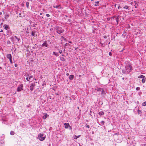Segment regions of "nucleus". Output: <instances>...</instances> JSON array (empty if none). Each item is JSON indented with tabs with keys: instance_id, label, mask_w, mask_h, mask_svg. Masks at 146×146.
Returning <instances> with one entry per match:
<instances>
[{
	"instance_id": "nucleus-27",
	"label": "nucleus",
	"mask_w": 146,
	"mask_h": 146,
	"mask_svg": "<svg viewBox=\"0 0 146 146\" xmlns=\"http://www.w3.org/2000/svg\"><path fill=\"white\" fill-rule=\"evenodd\" d=\"M7 44H11V42L9 40L7 41Z\"/></svg>"
},
{
	"instance_id": "nucleus-3",
	"label": "nucleus",
	"mask_w": 146,
	"mask_h": 146,
	"mask_svg": "<svg viewBox=\"0 0 146 146\" xmlns=\"http://www.w3.org/2000/svg\"><path fill=\"white\" fill-rule=\"evenodd\" d=\"M56 32L60 34L64 32V30L61 27H57L56 29Z\"/></svg>"
},
{
	"instance_id": "nucleus-5",
	"label": "nucleus",
	"mask_w": 146,
	"mask_h": 146,
	"mask_svg": "<svg viewBox=\"0 0 146 146\" xmlns=\"http://www.w3.org/2000/svg\"><path fill=\"white\" fill-rule=\"evenodd\" d=\"M45 138V136H44L43 133H40L38 135V138L41 141H42L44 140Z\"/></svg>"
},
{
	"instance_id": "nucleus-13",
	"label": "nucleus",
	"mask_w": 146,
	"mask_h": 146,
	"mask_svg": "<svg viewBox=\"0 0 146 146\" xmlns=\"http://www.w3.org/2000/svg\"><path fill=\"white\" fill-rule=\"evenodd\" d=\"M12 33L11 31L7 30V35H10L12 34Z\"/></svg>"
},
{
	"instance_id": "nucleus-6",
	"label": "nucleus",
	"mask_w": 146,
	"mask_h": 146,
	"mask_svg": "<svg viewBox=\"0 0 146 146\" xmlns=\"http://www.w3.org/2000/svg\"><path fill=\"white\" fill-rule=\"evenodd\" d=\"M23 86L22 84H21L19 86H18L17 89V92H20L21 90H23Z\"/></svg>"
},
{
	"instance_id": "nucleus-24",
	"label": "nucleus",
	"mask_w": 146,
	"mask_h": 146,
	"mask_svg": "<svg viewBox=\"0 0 146 146\" xmlns=\"http://www.w3.org/2000/svg\"><path fill=\"white\" fill-rule=\"evenodd\" d=\"M14 37L17 40L18 42L20 40L19 38H18L16 36H15Z\"/></svg>"
},
{
	"instance_id": "nucleus-53",
	"label": "nucleus",
	"mask_w": 146,
	"mask_h": 146,
	"mask_svg": "<svg viewBox=\"0 0 146 146\" xmlns=\"http://www.w3.org/2000/svg\"><path fill=\"white\" fill-rule=\"evenodd\" d=\"M68 42H69V43H72V42L71 41H68Z\"/></svg>"
},
{
	"instance_id": "nucleus-62",
	"label": "nucleus",
	"mask_w": 146,
	"mask_h": 146,
	"mask_svg": "<svg viewBox=\"0 0 146 146\" xmlns=\"http://www.w3.org/2000/svg\"><path fill=\"white\" fill-rule=\"evenodd\" d=\"M144 146H146V144H145V145H144Z\"/></svg>"
},
{
	"instance_id": "nucleus-30",
	"label": "nucleus",
	"mask_w": 146,
	"mask_h": 146,
	"mask_svg": "<svg viewBox=\"0 0 146 146\" xmlns=\"http://www.w3.org/2000/svg\"><path fill=\"white\" fill-rule=\"evenodd\" d=\"M138 114H139L140 113H142L141 111L140 110H138Z\"/></svg>"
},
{
	"instance_id": "nucleus-40",
	"label": "nucleus",
	"mask_w": 146,
	"mask_h": 146,
	"mask_svg": "<svg viewBox=\"0 0 146 146\" xmlns=\"http://www.w3.org/2000/svg\"><path fill=\"white\" fill-rule=\"evenodd\" d=\"M9 61H10V62L11 64H12L13 63V62H12V59H9Z\"/></svg>"
},
{
	"instance_id": "nucleus-29",
	"label": "nucleus",
	"mask_w": 146,
	"mask_h": 146,
	"mask_svg": "<svg viewBox=\"0 0 146 146\" xmlns=\"http://www.w3.org/2000/svg\"><path fill=\"white\" fill-rule=\"evenodd\" d=\"M60 59L61 60L63 61H64L65 60V59L63 57H62Z\"/></svg>"
},
{
	"instance_id": "nucleus-11",
	"label": "nucleus",
	"mask_w": 146,
	"mask_h": 146,
	"mask_svg": "<svg viewBox=\"0 0 146 146\" xmlns=\"http://www.w3.org/2000/svg\"><path fill=\"white\" fill-rule=\"evenodd\" d=\"M3 27L4 29L6 30H7L10 29L9 26L7 25H4Z\"/></svg>"
},
{
	"instance_id": "nucleus-18",
	"label": "nucleus",
	"mask_w": 146,
	"mask_h": 146,
	"mask_svg": "<svg viewBox=\"0 0 146 146\" xmlns=\"http://www.w3.org/2000/svg\"><path fill=\"white\" fill-rule=\"evenodd\" d=\"M98 114H99V115H103L104 114V112H103V111H101L99 112V113H98Z\"/></svg>"
},
{
	"instance_id": "nucleus-34",
	"label": "nucleus",
	"mask_w": 146,
	"mask_h": 146,
	"mask_svg": "<svg viewBox=\"0 0 146 146\" xmlns=\"http://www.w3.org/2000/svg\"><path fill=\"white\" fill-rule=\"evenodd\" d=\"M140 89V88L139 87H138L136 88V90H139Z\"/></svg>"
},
{
	"instance_id": "nucleus-19",
	"label": "nucleus",
	"mask_w": 146,
	"mask_h": 146,
	"mask_svg": "<svg viewBox=\"0 0 146 146\" xmlns=\"http://www.w3.org/2000/svg\"><path fill=\"white\" fill-rule=\"evenodd\" d=\"M99 2H100L99 1L95 2V4H94V5L95 6H99V5L98 4Z\"/></svg>"
},
{
	"instance_id": "nucleus-54",
	"label": "nucleus",
	"mask_w": 146,
	"mask_h": 146,
	"mask_svg": "<svg viewBox=\"0 0 146 146\" xmlns=\"http://www.w3.org/2000/svg\"><path fill=\"white\" fill-rule=\"evenodd\" d=\"M3 32V30H2V29H1V31H0V32Z\"/></svg>"
},
{
	"instance_id": "nucleus-59",
	"label": "nucleus",
	"mask_w": 146,
	"mask_h": 146,
	"mask_svg": "<svg viewBox=\"0 0 146 146\" xmlns=\"http://www.w3.org/2000/svg\"><path fill=\"white\" fill-rule=\"evenodd\" d=\"M135 8H137V6H135Z\"/></svg>"
},
{
	"instance_id": "nucleus-56",
	"label": "nucleus",
	"mask_w": 146,
	"mask_h": 146,
	"mask_svg": "<svg viewBox=\"0 0 146 146\" xmlns=\"http://www.w3.org/2000/svg\"><path fill=\"white\" fill-rule=\"evenodd\" d=\"M2 14V12H0V15H1Z\"/></svg>"
},
{
	"instance_id": "nucleus-44",
	"label": "nucleus",
	"mask_w": 146,
	"mask_h": 146,
	"mask_svg": "<svg viewBox=\"0 0 146 146\" xmlns=\"http://www.w3.org/2000/svg\"><path fill=\"white\" fill-rule=\"evenodd\" d=\"M69 129L70 130H71L72 129V127L70 125V126H69Z\"/></svg>"
},
{
	"instance_id": "nucleus-17",
	"label": "nucleus",
	"mask_w": 146,
	"mask_h": 146,
	"mask_svg": "<svg viewBox=\"0 0 146 146\" xmlns=\"http://www.w3.org/2000/svg\"><path fill=\"white\" fill-rule=\"evenodd\" d=\"M48 116H49V115H47V113H45V115L43 116V119H45Z\"/></svg>"
},
{
	"instance_id": "nucleus-39",
	"label": "nucleus",
	"mask_w": 146,
	"mask_h": 146,
	"mask_svg": "<svg viewBox=\"0 0 146 146\" xmlns=\"http://www.w3.org/2000/svg\"><path fill=\"white\" fill-rule=\"evenodd\" d=\"M102 94H105V91H104V90H102V93H101Z\"/></svg>"
},
{
	"instance_id": "nucleus-42",
	"label": "nucleus",
	"mask_w": 146,
	"mask_h": 146,
	"mask_svg": "<svg viewBox=\"0 0 146 146\" xmlns=\"http://www.w3.org/2000/svg\"><path fill=\"white\" fill-rule=\"evenodd\" d=\"M109 54L110 56H112V53L111 52H109Z\"/></svg>"
},
{
	"instance_id": "nucleus-63",
	"label": "nucleus",
	"mask_w": 146,
	"mask_h": 146,
	"mask_svg": "<svg viewBox=\"0 0 146 146\" xmlns=\"http://www.w3.org/2000/svg\"><path fill=\"white\" fill-rule=\"evenodd\" d=\"M40 15H42V13H40Z\"/></svg>"
},
{
	"instance_id": "nucleus-61",
	"label": "nucleus",
	"mask_w": 146,
	"mask_h": 146,
	"mask_svg": "<svg viewBox=\"0 0 146 146\" xmlns=\"http://www.w3.org/2000/svg\"><path fill=\"white\" fill-rule=\"evenodd\" d=\"M27 76H29V74H28Z\"/></svg>"
},
{
	"instance_id": "nucleus-49",
	"label": "nucleus",
	"mask_w": 146,
	"mask_h": 146,
	"mask_svg": "<svg viewBox=\"0 0 146 146\" xmlns=\"http://www.w3.org/2000/svg\"><path fill=\"white\" fill-rule=\"evenodd\" d=\"M31 105L30 104L28 105L27 106V107H29Z\"/></svg>"
},
{
	"instance_id": "nucleus-47",
	"label": "nucleus",
	"mask_w": 146,
	"mask_h": 146,
	"mask_svg": "<svg viewBox=\"0 0 146 146\" xmlns=\"http://www.w3.org/2000/svg\"><path fill=\"white\" fill-rule=\"evenodd\" d=\"M29 78H28V77H27V78H26V80H27V81H29Z\"/></svg>"
},
{
	"instance_id": "nucleus-26",
	"label": "nucleus",
	"mask_w": 146,
	"mask_h": 146,
	"mask_svg": "<svg viewBox=\"0 0 146 146\" xmlns=\"http://www.w3.org/2000/svg\"><path fill=\"white\" fill-rule=\"evenodd\" d=\"M144 76H143V75H140V76H139L138 77V78H142L143 77H144Z\"/></svg>"
},
{
	"instance_id": "nucleus-25",
	"label": "nucleus",
	"mask_w": 146,
	"mask_h": 146,
	"mask_svg": "<svg viewBox=\"0 0 146 146\" xmlns=\"http://www.w3.org/2000/svg\"><path fill=\"white\" fill-rule=\"evenodd\" d=\"M10 134L12 135H13L15 134V133L13 131H11L10 132Z\"/></svg>"
},
{
	"instance_id": "nucleus-41",
	"label": "nucleus",
	"mask_w": 146,
	"mask_h": 146,
	"mask_svg": "<svg viewBox=\"0 0 146 146\" xmlns=\"http://www.w3.org/2000/svg\"><path fill=\"white\" fill-rule=\"evenodd\" d=\"M124 9H127L128 8V7L127 6H125L124 7Z\"/></svg>"
},
{
	"instance_id": "nucleus-23",
	"label": "nucleus",
	"mask_w": 146,
	"mask_h": 146,
	"mask_svg": "<svg viewBox=\"0 0 146 146\" xmlns=\"http://www.w3.org/2000/svg\"><path fill=\"white\" fill-rule=\"evenodd\" d=\"M35 32L34 31H32L31 33V35L33 36H35Z\"/></svg>"
},
{
	"instance_id": "nucleus-16",
	"label": "nucleus",
	"mask_w": 146,
	"mask_h": 146,
	"mask_svg": "<svg viewBox=\"0 0 146 146\" xmlns=\"http://www.w3.org/2000/svg\"><path fill=\"white\" fill-rule=\"evenodd\" d=\"M141 79H142V83H144L145 82V77L144 76V77H143Z\"/></svg>"
},
{
	"instance_id": "nucleus-48",
	"label": "nucleus",
	"mask_w": 146,
	"mask_h": 146,
	"mask_svg": "<svg viewBox=\"0 0 146 146\" xmlns=\"http://www.w3.org/2000/svg\"><path fill=\"white\" fill-rule=\"evenodd\" d=\"M146 105V104H145V102H144L143 104V105L144 106H145V105Z\"/></svg>"
},
{
	"instance_id": "nucleus-38",
	"label": "nucleus",
	"mask_w": 146,
	"mask_h": 146,
	"mask_svg": "<svg viewBox=\"0 0 146 146\" xmlns=\"http://www.w3.org/2000/svg\"><path fill=\"white\" fill-rule=\"evenodd\" d=\"M59 7V5H57V6H53L54 7V8H58Z\"/></svg>"
},
{
	"instance_id": "nucleus-51",
	"label": "nucleus",
	"mask_w": 146,
	"mask_h": 146,
	"mask_svg": "<svg viewBox=\"0 0 146 146\" xmlns=\"http://www.w3.org/2000/svg\"><path fill=\"white\" fill-rule=\"evenodd\" d=\"M6 64H7V63H4L3 64V65L5 66H6Z\"/></svg>"
},
{
	"instance_id": "nucleus-4",
	"label": "nucleus",
	"mask_w": 146,
	"mask_h": 146,
	"mask_svg": "<svg viewBox=\"0 0 146 146\" xmlns=\"http://www.w3.org/2000/svg\"><path fill=\"white\" fill-rule=\"evenodd\" d=\"M115 140L117 143H120L122 141V136L120 135H117L115 138Z\"/></svg>"
},
{
	"instance_id": "nucleus-57",
	"label": "nucleus",
	"mask_w": 146,
	"mask_h": 146,
	"mask_svg": "<svg viewBox=\"0 0 146 146\" xmlns=\"http://www.w3.org/2000/svg\"><path fill=\"white\" fill-rule=\"evenodd\" d=\"M124 79H125V78H124V77H123V78H122V79L123 80H124Z\"/></svg>"
},
{
	"instance_id": "nucleus-15",
	"label": "nucleus",
	"mask_w": 146,
	"mask_h": 146,
	"mask_svg": "<svg viewBox=\"0 0 146 146\" xmlns=\"http://www.w3.org/2000/svg\"><path fill=\"white\" fill-rule=\"evenodd\" d=\"M7 57L9 59H12V56L11 54H7Z\"/></svg>"
},
{
	"instance_id": "nucleus-64",
	"label": "nucleus",
	"mask_w": 146,
	"mask_h": 146,
	"mask_svg": "<svg viewBox=\"0 0 146 146\" xmlns=\"http://www.w3.org/2000/svg\"><path fill=\"white\" fill-rule=\"evenodd\" d=\"M66 44H67V43H66Z\"/></svg>"
},
{
	"instance_id": "nucleus-28",
	"label": "nucleus",
	"mask_w": 146,
	"mask_h": 146,
	"mask_svg": "<svg viewBox=\"0 0 146 146\" xmlns=\"http://www.w3.org/2000/svg\"><path fill=\"white\" fill-rule=\"evenodd\" d=\"M29 3L28 2H26V6L27 8H29Z\"/></svg>"
},
{
	"instance_id": "nucleus-46",
	"label": "nucleus",
	"mask_w": 146,
	"mask_h": 146,
	"mask_svg": "<svg viewBox=\"0 0 146 146\" xmlns=\"http://www.w3.org/2000/svg\"><path fill=\"white\" fill-rule=\"evenodd\" d=\"M15 67H17V66H18V65L17 64H15Z\"/></svg>"
},
{
	"instance_id": "nucleus-2",
	"label": "nucleus",
	"mask_w": 146,
	"mask_h": 146,
	"mask_svg": "<svg viewBox=\"0 0 146 146\" xmlns=\"http://www.w3.org/2000/svg\"><path fill=\"white\" fill-rule=\"evenodd\" d=\"M135 141L133 139L128 138L127 140V146H134Z\"/></svg>"
},
{
	"instance_id": "nucleus-10",
	"label": "nucleus",
	"mask_w": 146,
	"mask_h": 146,
	"mask_svg": "<svg viewBox=\"0 0 146 146\" xmlns=\"http://www.w3.org/2000/svg\"><path fill=\"white\" fill-rule=\"evenodd\" d=\"M35 86V84L33 83L31 84V85L30 86V89L31 91H32L34 89V87Z\"/></svg>"
},
{
	"instance_id": "nucleus-21",
	"label": "nucleus",
	"mask_w": 146,
	"mask_h": 146,
	"mask_svg": "<svg viewBox=\"0 0 146 146\" xmlns=\"http://www.w3.org/2000/svg\"><path fill=\"white\" fill-rule=\"evenodd\" d=\"M53 54L54 55H55L56 56H58V55H59L58 54V53H56L55 52H53Z\"/></svg>"
},
{
	"instance_id": "nucleus-45",
	"label": "nucleus",
	"mask_w": 146,
	"mask_h": 146,
	"mask_svg": "<svg viewBox=\"0 0 146 146\" xmlns=\"http://www.w3.org/2000/svg\"><path fill=\"white\" fill-rule=\"evenodd\" d=\"M59 52L60 54H61L62 52V50H59Z\"/></svg>"
},
{
	"instance_id": "nucleus-36",
	"label": "nucleus",
	"mask_w": 146,
	"mask_h": 146,
	"mask_svg": "<svg viewBox=\"0 0 146 146\" xmlns=\"http://www.w3.org/2000/svg\"><path fill=\"white\" fill-rule=\"evenodd\" d=\"M33 78V76H29V80H31V78Z\"/></svg>"
},
{
	"instance_id": "nucleus-32",
	"label": "nucleus",
	"mask_w": 146,
	"mask_h": 146,
	"mask_svg": "<svg viewBox=\"0 0 146 146\" xmlns=\"http://www.w3.org/2000/svg\"><path fill=\"white\" fill-rule=\"evenodd\" d=\"M134 2L135 3V6H137L138 5L137 4V2L136 1H134Z\"/></svg>"
},
{
	"instance_id": "nucleus-31",
	"label": "nucleus",
	"mask_w": 146,
	"mask_h": 146,
	"mask_svg": "<svg viewBox=\"0 0 146 146\" xmlns=\"http://www.w3.org/2000/svg\"><path fill=\"white\" fill-rule=\"evenodd\" d=\"M96 90L98 91H99L101 90H102V88H98L97 89H96Z\"/></svg>"
},
{
	"instance_id": "nucleus-55",
	"label": "nucleus",
	"mask_w": 146,
	"mask_h": 146,
	"mask_svg": "<svg viewBox=\"0 0 146 146\" xmlns=\"http://www.w3.org/2000/svg\"><path fill=\"white\" fill-rule=\"evenodd\" d=\"M107 38V37L106 36H104V38Z\"/></svg>"
},
{
	"instance_id": "nucleus-60",
	"label": "nucleus",
	"mask_w": 146,
	"mask_h": 146,
	"mask_svg": "<svg viewBox=\"0 0 146 146\" xmlns=\"http://www.w3.org/2000/svg\"><path fill=\"white\" fill-rule=\"evenodd\" d=\"M0 69H2V67H1L0 66Z\"/></svg>"
},
{
	"instance_id": "nucleus-8",
	"label": "nucleus",
	"mask_w": 146,
	"mask_h": 146,
	"mask_svg": "<svg viewBox=\"0 0 146 146\" xmlns=\"http://www.w3.org/2000/svg\"><path fill=\"white\" fill-rule=\"evenodd\" d=\"M115 18V17H114V16H113L110 18L111 20L112 21L111 23L113 25H115L116 23L114 21Z\"/></svg>"
},
{
	"instance_id": "nucleus-12",
	"label": "nucleus",
	"mask_w": 146,
	"mask_h": 146,
	"mask_svg": "<svg viewBox=\"0 0 146 146\" xmlns=\"http://www.w3.org/2000/svg\"><path fill=\"white\" fill-rule=\"evenodd\" d=\"M64 127L66 129H67L69 126H70V125L69 123H65L64 124Z\"/></svg>"
},
{
	"instance_id": "nucleus-22",
	"label": "nucleus",
	"mask_w": 146,
	"mask_h": 146,
	"mask_svg": "<svg viewBox=\"0 0 146 146\" xmlns=\"http://www.w3.org/2000/svg\"><path fill=\"white\" fill-rule=\"evenodd\" d=\"M81 135H79L78 136H77L76 135H75L74 136V138L75 139H77Z\"/></svg>"
},
{
	"instance_id": "nucleus-33",
	"label": "nucleus",
	"mask_w": 146,
	"mask_h": 146,
	"mask_svg": "<svg viewBox=\"0 0 146 146\" xmlns=\"http://www.w3.org/2000/svg\"><path fill=\"white\" fill-rule=\"evenodd\" d=\"M101 123L102 125H104L105 122L104 121H101Z\"/></svg>"
},
{
	"instance_id": "nucleus-9",
	"label": "nucleus",
	"mask_w": 146,
	"mask_h": 146,
	"mask_svg": "<svg viewBox=\"0 0 146 146\" xmlns=\"http://www.w3.org/2000/svg\"><path fill=\"white\" fill-rule=\"evenodd\" d=\"M48 44L47 43V41L45 40L44 41L42 45V47L45 46L46 47H48Z\"/></svg>"
},
{
	"instance_id": "nucleus-52",
	"label": "nucleus",
	"mask_w": 146,
	"mask_h": 146,
	"mask_svg": "<svg viewBox=\"0 0 146 146\" xmlns=\"http://www.w3.org/2000/svg\"><path fill=\"white\" fill-rule=\"evenodd\" d=\"M66 76H69V74L68 73H67L66 74Z\"/></svg>"
},
{
	"instance_id": "nucleus-14",
	"label": "nucleus",
	"mask_w": 146,
	"mask_h": 146,
	"mask_svg": "<svg viewBox=\"0 0 146 146\" xmlns=\"http://www.w3.org/2000/svg\"><path fill=\"white\" fill-rule=\"evenodd\" d=\"M74 76L73 75H71L69 76V78L70 80H72L74 78Z\"/></svg>"
},
{
	"instance_id": "nucleus-58",
	"label": "nucleus",
	"mask_w": 146,
	"mask_h": 146,
	"mask_svg": "<svg viewBox=\"0 0 146 146\" xmlns=\"http://www.w3.org/2000/svg\"><path fill=\"white\" fill-rule=\"evenodd\" d=\"M33 49H35V47H33Z\"/></svg>"
},
{
	"instance_id": "nucleus-43",
	"label": "nucleus",
	"mask_w": 146,
	"mask_h": 146,
	"mask_svg": "<svg viewBox=\"0 0 146 146\" xmlns=\"http://www.w3.org/2000/svg\"><path fill=\"white\" fill-rule=\"evenodd\" d=\"M46 15L47 17H50V15L49 14H47Z\"/></svg>"
},
{
	"instance_id": "nucleus-50",
	"label": "nucleus",
	"mask_w": 146,
	"mask_h": 146,
	"mask_svg": "<svg viewBox=\"0 0 146 146\" xmlns=\"http://www.w3.org/2000/svg\"><path fill=\"white\" fill-rule=\"evenodd\" d=\"M12 40H13V39L14 38L13 37H11V38H10Z\"/></svg>"
},
{
	"instance_id": "nucleus-35",
	"label": "nucleus",
	"mask_w": 146,
	"mask_h": 146,
	"mask_svg": "<svg viewBox=\"0 0 146 146\" xmlns=\"http://www.w3.org/2000/svg\"><path fill=\"white\" fill-rule=\"evenodd\" d=\"M85 126L86 127L88 128H90V126L89 125H87V124H86L85 125Z\"/></svg>"
},
{
	"instance_id": "nucleus-20",
	"label": "nucleus",
	"mask_w": 146,
	"mask_h": 146,
	"mask_svg": "<svg viewBox=\"0 0 146 146\" xmlns=\"http://www.w3.org/2000/svg\"><path fill=\"white\" fill-rule=\"evenodd\" d=\"M9 16V14L6 15L5 16V18L6 19H7Z\"/></svg>"
},
{
	"instance_id": "nucleus-1",
	"label": "nucleus",
	"mask_w": 146,
	"mask_h": 146,
	"mask_svg": "<svg viewBox=\"0 0 146 146\" xmlns=\"http://www.w3.org/2000/svg\"><path fill=\"white\" fill-rule=\"evenodd\" d=\"M132 70V67L131 64L129 62L125 66V68L123 69L122 72L123 74H128L131 72Z\"/></svg>"
},
{
	"instance_id": "nucleus-7",
	"label": "nucleus",
	"mask_w": 146,
	"mask_h": 146,
	"mask_svg": "<svg viewBox=\"0 0 146 146\" xmlns=\"http://www.w3.org/2000/svg\"><path fill=\"white\" fill-rule=\"evenodd\" d=\"M114 17H115V20L117 23V25H118V24L119 19L120 18V16L119 15H114Z\"/></svg>"
},
{
	"instance_id": "nucleus-37",
	"label": "nucleus",
	"mask_w": 146,
	"mask_h": 146,
	"mask_svg": "<svg viewBox=\"0 0 146 146\" xmlns=\"http://www.w3.org/2000/svg\"><path fill=\"white\" fill-rule=\"evenodd\" d=\"M62 38H63V39L65 41H67V40H66V39L63 36H62L61 37Z\"/></svg>"
}]
</instances>
